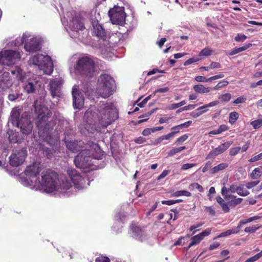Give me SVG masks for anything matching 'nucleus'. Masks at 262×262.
I'll return each instance as SVG.
<instances>
[{
    "mask_svg": "<svg viewBox=\"0 0 262 262\" xmlns=\"http://www.w3.org/2000/svg\"><path fill=\"white\" fill-rule=\"evenodd\" d=\"M170 138H169L168 135H163L162 136L158 138L155 139L152 143V144L154 145H158V144H160L161 142H162L164 140H169Z\"/></svg>",
    "mask_w": 262,
    "mask_h": 262,
    "instance_id": "obj_38",
    "label": "nucleus"
},
{
    "mask_svg": "<svg viewBox=\"0 0 262 262\" xmlns=\"http://www.w3.org/2000/svg\"><path fill=\"white\" fill-rule=\"evenodd\" d=\"M239 117V114L238 113L236 112H232L229 114V122L231 124H233L235 123L236 121L238 119Z\"/></svg>",
    "mask_w": 262,
    "mask_h": 262,
    "instance_id": "obj_34",
    "label": "nucleus"
},
{
    "mask_svg": "<svg viewBox=\"0 0 262 262\" xmlns=\"http://www.w3.org/2000/svg\"><path fill=\"white\" fill-rule=\"evenodd\" d=\"M85 129L90 133H94L96 130V127L94 124L91 123H86L84 126Z\"/></svg>",
    "mask_w": 262,
    "mask_h": 262,
    "instance_id": "obj_44",
    "label": "nucleus"
},
{
    "mask_svg": "<svg viewBox=\"0 0 262 262\" xmlns=\"http://www.w3.org/2000/svg\"><path fill=\"white\" fill-rule=\"evenodd\" d=\"M93 151L90 149L82 150L75 158L74 163L77 168L84 169L93 165Z\"/></svg>",
    "mask_w": 262,
    "mask_h": 262,
    "instance_id": "obj_4",
    "label": "nucleus"
},
{
    "mask_svg": "<svg viewBox=\"0 0 262 262\" xmlns=\"http://www.w3.org/2000/svg\"><path fill=\"white\" fill-rule=\"evenodd\" d=\"M24 89L28 94L33 93L35 91V86L33 82H28L24 86Z\"/></svg>",
    "mask_w": 262,
    "mask_h": 262,
    "instance_id": "obj_33",
    "label": "nucleus"
},
{
    "mask_svg": "<svg viewBox=\"0 0 262 262\" xmlns=\"http://www.w3.org/2000/svg\"><path fill=\"white\" fill-rule=\"evenodd\" d=\"M232 142H226L220 144L218 147L211 150L207 156V159L217 156L225 151L232 144Z\"/></svg>",
    "mask_w": 262,
    "mask_h": 262,
    "instance_id": "obj_10",
    "label": "nucleus"
},
{
    "mask_svg": "<svg viewBox=\"0 0 262 262\" xmlns=\"http://www.w3.org/2000/svg\"><path fill=\"white\" fill-rule=\"evenodd\" d=\"M237 193L242 196H247L249 194V192L247 190H244L243 185H240L237 188Z\"/></svg>",
    "mask_w": 262,
    "mask_h": 262,
    "instance_id": "obj_39",
    "label": "nucleus"
},
{
    "mask_svg": "<svg viewBox=\"0 0 262 262\" xmlns=\"http://www.w3.org/2000/svg\"><path fill=\"white\" fill-rule=\"evenodd\" d=\"M61 84L60 80H53L50 82V91L53 97L60 96Z\"/></svg>",
    "mask_w": 262,
    "mask_h": 262,
    "instance_id": "obj_15",
    "label": "nucleus"
},
{
    "mask_svg": "<svg viewBox=\"0 0 262 262\" xmlns=\"http://www.w3.org/2000/svg\"><path fill=\"white\" fill-rule=\"evenodd\" d=\"M199 59L198 58H195V57L190 58L188 59V60H187L184 63V66H188L190 64H192L194 62H195L199 61Z\"/></svg>",
    "mask_w": 262,
    "mask_h": 262,
    "instance_id": "obj_57",
    "label": "nucleus"
},
{
    "mask_svg": "<svg viewBox=\"0 0 262 262\" xmlns=\"http://www.w3.org/2000/svg\"><path fill=\"white\" fill-rule=\"evenodd\" d=\"M229 82L226 80L220 81L215 86L212 88V90H218L227 86Z\"/></svg>",
    "mask_w": 262,
    "mask_h": 262,
    "instance_id": "obj_37",
    "label": "nucleus"
},
{
    "mask_svg": "<svg viewBox=\"0 0 262 262\" xmlns=\"http://www.w3.org/2000/svg\"><path fill=\"white\" fill-rule=\"evenodd\" d=\"M258 219V217L257 216H253L248 218L246 220H241L237 227L233 228L232 229V230L235 231V232H234V234L238 233L239 232L240 228L245 224L252 222L254 220H257Z\"/></svg>",
    "mask_w": 262,
    "mask_h": 262,
    "instance_id": "obj_22",
    "label": "nucleus"
},
{
    "mask_svg": "<svg viewBox=\"0 0 262 262\" xmlns=\"http://www.w3.org/2000/svg\"><path fill=\"white\" fill-rule=\"evenodd\" d=\"M24 48L27 52H35L40 50L39 41L36 38H32L25 44Z\"/></svg>",
    "mask_w": 262,
    "mask_h": 262,
    "instance_id": "obj_11",
    "label": "nucleus"
},
{
    "mask_svg": "<svg viewBox=\"0 0 262 262\" xmlns=\"http://www.w3.org/2000/svg\"><path fill=\"white\" fill-rule=\"evenodd\" d=\"M201 241H202V240L201 239V238H200V237L198 235H196L193 236L191 238V242L189 244L188 249L189 248L192 246L199 243L201 242Z\"/></svg>",
    "mask_w": 262,
    "mask_h": 262,
    "instance_id": "obj_47",
    "label": "nucleus"
},
{
    "mask_svg": "<svg viewBox=\"0 0 262 262\" xmlns=\"http://www.w3.org/2000/svg\"><path fill=\"white\" fill-rule=\"evenodd\" d=\"M67 173L74 185L77 188L79 187L81 182L83 181L82 176H80L77 170L73 168L68 169Z\"/></svg>",
    "mask_w": 262,
    "mask_h": 262,
    "instance_id": "obj_12",
    "label": "nucleus"
},
{
    "mask_svg": "<svg viewBox=\"0 0 262 262\" xmlns=\"http://www.w3.org/2000/svg\"><path fill=\"white\" fill-rule=\"evenodd\" d=\"M134 141L135 143H136L137 144H143V143H144L146 141V140L145 138H143V137L140 136L138 138L135 139Z\"/></svg>",
    "mask_w": 262,
    "mask_h": 262,
    "instance_id": "obj_64",
    "label": "nucleus"
},
{
    "mask_svg": "<svg viewBox=\"0 0 262 262\" xmlns=\"http://www.w3.org/2000/svg\"><path fill=\"white\" fill-rule=\"evenodd\" d=\"M261 167L255 168L250 174V177L252 179H256L259 178L262 174L261 170Z\"/></svg>",
    "mask_w": 262,
    "mask_h": 262,
    "instance_id": "obj_32",
    "label": "nucleus"
},
{
    "mask_svg": "<svg viewBox=\"0 0 262 262\" xmlns=\"http://www.w3.org/2000/svg\"><path fill=\"white\" fill-rule=\"evenodd\" d=\"M108 15L113 24L124 26L125 24L126 14L124 7L114 6L109 10Z\"/></svg>",
    "mask_w": 262,
    "mask_h": 262,
    "instance_id": "obj_5",
    "label": "nucleus"
},
{
    "mask_svg": "<svg viewBox=\"0 0 262 262\" xmlns=\"http://www.w3.org/2000/svg\"><path fill=\"white\" fill-rule=\"evenodd\" d=\"M196 165L195 163H186L182 165L181 169L182 170H187L189 168H191Z\"/></svg>",
    "mask_w": 262,
    "mask_h": 262,
    "instance_id": "obj_62",
    "label": "nucleus"
},
{
    "mask_svg": "<svg viewBox=\"0 0 262 262\" xmlns=\"http://www.w3.org/2000/svg\"><path fill=\"white\" fill-rule=\"evenodd\" d=\"M262 159V152L260 153L254 157H253L249 160V162L250 163L254 162L255 161Z\"/></svg>",
    "mask_w": 262,
    "mask_h": 262,
    "instance_id": "obj_56",
    "label": "nucleus"
},
{
    "mask_svg": "<svg viewBox=\"0 0 262 262\" xmlns=\"http://www.w3.org/2000/svg\"><path fill=\"white\" fill-rule=\"evenodd\" d=\"M171 129L172 130V132L167 134L170 139V138L173 137L176 134L179 133L181 128L180 127L179 125H178L171 127Z\"/></svg>",
    "mask_w": 262,
    "mask_h": 262,
    "instance_id": "obj_45",
    "label": "nucleus"
},
{
    "mask_svg": "<svg viewBox=\"0 0 262 262\" xmlns=\"http://www.w3.org/2000/svg\"><path fill=\"white\" fill-rule=\"evenodd\" d=\"M216 202L221 205L223 210L225 212H228L230 211V209L226 203L224 201V199H222L220 196H218L216 198Z\"/></svg>",
    "mask_w": 262,
    "mask_h": 262,
    "instance_id": "obj_29",
    "label": "nucleus"
},
{
    "mask_svg": "<svg viewBox=\"0 0 262 262\" xmlns=\"http://www.w3.org/2000/svg\"><path fill=\"white\" fill-rule=\"evenodd\" d=\"M72 93L74 107L75 108L81 109L84 105V98L82 94L75 87L73 88Z\"/></svg>",
    "mask_w": 262,
    "mask_h": 262,
    "instance_id": "obj_9",
    "label": "nucleus"
},
{
    "mask_svg": "<svg viewBox=\"0 0 262 262\" xmlns=\"http://www.w3.org/2000/svg\"><path fill=\"white\" fill-rule=\"evenodd\" d=\"M44 58L45 56L42 54H37L33 56L31 59L32 64L42 67V63L41 61Z\"/></svg>",
    "mask_w": 262,
    "mask_h": 262,
    "instance_id": "obj_26",
    "label": "nucleus"
},
{
    "mask_svg": "<svg viewBox=\"0 0 262 262\" xmlns=\"http://www.w3.org/2000/svg\"><path fill=\"white\" fill-rule=\"evenodd\" d=\"M95 262H110V260L107 257L99 256L96 258Z\"/></svg>",
    "mask_w": 262,
    "mask_h": 262,
    "instance_id": "obj_61",
    "label": "nucleus"
},
{
    "mask_svg": "<svg viewBox=\"0 0 262 262\" xmlns=\"http://www.w3.org/2000/svg\"><path fill=\"white\" fill-rule=\"evenodd\" d=\"M211 78L210 77L207 78L204 76H198L195 77V80L198 82H210L211 80H210Z\"/></svg>",
    "mask_w": 262,
    "mask_h": 262,
    "instance_id": "obj_51",
    "label": "nucleus"
},
{
    "mask_svg": "<svg viewBox=\"0 0 262 262\" xmlns=\"http://www.w3.org/2000/svg\"><path fill=\"white\" fill-rule=\"evenodd\" d=\"M241 147L237 146L236 147L231 148L230 149L229 154L231 156H234L236 155L240 151Z\"/></svg>",
    "mask_w": 262,
    "mask_h": 262,
    "instance_id": "obj_52",
    "label": "nucleus"
},
{
    "mask_svg": "<svg viewBox=\"0 0 262 262\" xmlns=\"http://www.w3.org/2000/svg\"><path fill=\"white\" fill-rule=\"evenodd\" d=\"M172 196L178 197L182 195L186 196H190L191 194L190 192L187 190H179L174 192L172 195Z\"/></svg>",
    "mask_w": 262,
    "mask_h": 262,
    "instance_id": "obj_36",
    "label": "nucleus"
},
{
    "mask_svg": "<svg viewBox=\"0 0 262 262\" xmlns=\"http://www.w3.org/2000/svg\"><path fill=\"white\" fill-rule=\"evenodd\" d=\"M189 189L190 190H193L194 189H197L200 192H203L204 190V189L202 185H200L197 183H193L190 184L189 186Z\"/></svg>",
    "mask_w": 262,
    "mask_h": 262,
    "instance_id": "obj_41",
    "label": "nucleus"
},
{
    "mask_svg": "<svg viewBox=\"0 0 262 262\" xmlns=\"http://www.w3.org/2000/svg\"><path fill=\"white\" fill-rule=\"evenodd\" d=\"M188 137V135L187 134H185L178 138L176 141V143L180 144L183 143L187 139Z\"/></svg>",
    "mask_w": 262,
    "mask_h": 262,
    "instance_id": "obj_58",
    "label": "nucleus"
},
{
    "mask_svg": "<svg viewBox=\"0 0 262 262\" xmlns=\"http://www.w3.org/2000/svg\"><path fill=\"white\" fill-rule=\"evenodd\" d=\"M93 27V33L96 36L101 38H104L106 36V32L102 26L96 20L92 22Z\"/></svg>",
    "mask_w": 262,
    "mask_h": 262,
    "instance_id": "obj_18",
    "label": "nucleus"
},
{
    "mask_svg": "<svg viewBox=\"0 0 262 262\" xmlns=\"http://www.w3.org/2000/svg\"><path fill=\"white\" fill-rule=\"evenodd\" d=\"M219 98L224 102H228L231 99V95L230 93H225L219 96Z\"/></svg>",
    "mask_w": 262,
    "mask_h": 262,
    "instance_id": "obj_48",
    "label": "nucleus"
},
{
    "mask_svg": "<svg viewBox=\"0 0 262 262\" xmlns=\"http://www.w3.org/2000/svg\"><path fill=\"white\" fill-rule=\"evenodd\" d=\"M98 84L105 86H108L114 88L115 81L110 75L108 74H102L98 78Z\"/></svg>",
    "mask_w": 262,
    "mask_h": 262,
    "instance_id": "obj_16",
    "label": "nucleus"
},
{
    "mask_svg": "<svg viewBox=\"0 0 262 262\" xmlns=\"http://www.w3.org/2000/svg\"><path fill=\"white\" fill-rule=\"evenodd\" d=\"M99 123L102 126L106 127L118 118V114L115 110L104 108L99 112Z\"/></svg>",
    "mask_w": 262,
    "mask_h": 262,
    "instance_id": "obj_6",
    "label": "nucleus"
},
{
    "mask_svg": "<svg viewBox=\"0 0 262 262\" xmlns=\"http://www.w3.org/2000/svg\"><path fill=\"white\" fill-rule=\"evenodd\" d=\"M228 166V164L227 163H221L217 166H214L213 168L210 169L211 174H215L217 173L219 171L223 170Z\"/></svg>",
    "mask_w": 262,
    "mask_h": 262,
    "instance_id": "obj_27",
    "label": "nucleus"
},
{
    "mask_svg": "<svg viewBox=\"0 0 262 262\" xmlns=\"http://www.w3.org/2000/svg\"><path fill=\"white\" fill-rule=\"evenodd\" d=\"M12 85L10 80L9 73L5 72L0 77V87L3 89H7Z\"/></svg>",
    "mask_w": 262,
    "mask_h": 262,
    "instance_id": "obj_19",
    "label": "nucleus"
},
{
    "mask_svg": "<svg viewBox=\"0 0 262 262\" xmlns=\"http://www.w3.org/2000/svg\"><path fill=\"white\" fill-rule=\"evenodd\" d=\"M205 211L211 216H214L215 212L214 210L211 207L205 206L204 207Z\"/></svg>",
    "mask_w": 262,
    "mask_h": 262,
    "instance_id": "obj_55",
    "label": "nucleus"
},
{
    "mask_svg": "<svg viewBox=\"0 0 262 262\" xmlns=\"http://www.w3.org/2000/svg\"><path fill=\"white\" fill-rule=\"evenodd\" d=\"M114 88L98 84L96 93L102 98H106L113 94Z\"/></svg>",
    "mask_w": 262,
    "mask_h": 262,
    "instance_id": "obj_17",
    "label": "nucleus"
},
{
    "mask_svg": "<svg viewBox=\"0 0 262 262\" xmlns=\"http://www.w3.org/2000/svg\"><path fill=\"white\" fill-rule=\"evenodd\" d=\"M236 232L235 231H233L232 229L228 230L226 231L222 232L219 235H218L217 236H215L214 238V239H216V238H220V237H222L229 236V235H230L232 234H234V232Z\"/></svg>",
    "mask_w": 262,
    "mask_h": 262,
    "instance_id": "obj_43",
    "label": "nucleus"
},
{
    "mask_svg": "<svg viewBox=\"0 0 262 262\" xmlns=\"http://www.w3.org/2000/svg\"><path fill=\"white\" fill-rule=\"evenodd\" d=\"M130 227L135 236L137 237H141L142 236V230L140 227L133 224Z\"/></svg>",
    "mask_w": 262,
    "mask_h": 262,
    "instance_id": "obj_31",
    "label": "nucleus"
},
{
    "mask_svg": "<svg viewBox=\"0 0 262 262\" xmlns=\"http://www.w3.org/2000/svg\"><path fill=\"white\" fill-rule=\"evenodd\" d=\"M259 183V181L248 182L246 183V186L248 189H251L257 185Z\"/></svg>",
    "mask_w": 262,
    "mask_h": 262,
    "instance_id": "obj_60",
    "label": "nucleus"
},
{
    "mask_svg": "<svg viewBox=\"0 0 262 262\" xmlns=\"http://www.w3.org/2000/svg\"><path fill=\"white\" fill-rule=\"evenodd\" d=\"M213 51L209 47L204 48L199 54V56H209L212 54Z\"/></svg>",
    "mask_w": 262,
    "mask_h": 262,
    "instance_id": "obj_35",
    "label": "nucleus"
},
{
    "mask_svg": "<svg viewBox=\"0 0 262 262\" xmlns=\"http://www.w3.org/2000/svg\"><path fill=\"white\" fill-rule=\"evenodd\" d=\"M12 75H15L18 80H21L23 78V71L18 67H15L14 70L10 71Z\"/></svg>",
    "mask_w": 262,
    "mask_h": 262,
    "instance_id": "obj_28",
    "label": "nucleus"
},
{
    "mask_svg": "<svg viewBox=\"0 0 262 262\" xmlns=\"http://www.w3.org/2000/svg\"><path fill=\"white\" fill-rule=\"evenodd\" d=\"M21 58L19 52L13 50H5L0 52V62L10 66L14 64L17 60Z\"/></svg>",
    "mask_w": 262,
    "mask_h": 262,
    "instance_id": "obj_8",
    "label": "nucleus"
},
{
    "mask_svg": "<svg viewBox=\"0 0 262 262\" xmlns=\"http://www.w3.org/2000/svg\"><path fill=\"white\" fill-rule=\"evenodd\" d=\"M35 184L41 186L48 193L53 192L57 190L59 186L58 175L57 172L51 169L42 172L41 178L38 177Z\"/></svg>",
    "mask_w": 262,
    "mask_h": 262,
    "instance_id": "obj_2",
    "label": "nucleus"
},
{
    "mask_svg": "<svg viewBox=\"0 0 262 262\" xmlns=\"http://www.w3.org/2000/svg\"><path fill=\"white\" fill-rule=\"evenodd\" d=\"M73 26L72 27L74 30L78 31L83 30L85 29L84 25L81 20L79 18H74L73 20Z\"/></svg>",
    "mask_w": 262,
    "mask_h": 262,
    "instance_id": "obj_25",
    "label": "nucleus"
},
{
    "mask_svg": "<svg viewBox=\"0 0 262 262\" xmlns=\"http://www.w3.org/2000/svg\"><path fill=\"white\" fill-rule=\"evenodd\" d=\"M221 67V65L220 62H212L209 66L210 69H219Z\"/></svg>",
    "mask_w": 262,
    "mask_h": 262,
    "instance_id": "obj_59",
    "label": "nucleus"
},
{
    "mask_svg": "<svg viewBox=\"0 0 262 262\" xmlns=\"http://www.w3.org/2000/svg\"><path fill=\"white\" fill-rule=\"evenodd\" d=\"M27 155V150L25 147L13 149L9 158V163L13 167H18L25 162Z\"/></svg>",
    "mask_w": 262,
    "mask_h": 262,
    "instance_id": "obj_7",
    "label": "nucleus"
},
{
    "mask_svg": "<svg viewBox=\"0 0 262 262\" xmlns=\"http://www.w3.org/2000/svg\"><path fill=\"white\" fill-rule=\"evenodd\" d=\"M220 102L218 100L214 101L209 102L208 104H205L198 107L196 111H205V113L208 111V108L212 107L219 104Z\"/></svg>",
    "mask_w": 262,
    "mask_h": 262,
    "instance_id": "obj_30",
    "label": "nucleus"
},
{
    "mask_svg": "<svg viewBox=\"0 0 262 262\" xmlns=\"http://www.w3.org/2000/svg\"><path fill=\"white\" fill-rule=\"evenodd\" d=\"M46 64L43 65L44 68L43 69L44 70V72L48 75H50L53 71V64L52 62H50L49 65L45 68Z\"/></svg>",
    "mask_w": 262,
    "mask_h": 262,
    "instance_id": "obj_46",
    "label": "nucleus"
},
{
    "mask_svg": "<svg viewBox=\"0 0 262 262\" xmlns=\"http://www.w3.org/2000/svg\"><path fill=\"white\" fill-rule=\"evenodd\" d=\"M20 130L23 134L28 135L32 130V123L27 118H25L19 124Z\"/></svg>",
    "mask_w": 262,
    "mask_h": 262,
    "instance_id": "obj_20",
    "label": "nucleus"
},
{
    "mask_svg": "<svg viewBox=\"0 0 262 262\" xmlns=\"http://www.w3.org/2000/svg\"><path fill=\"white\" fill-rule=\"evenodd\" d=\"M20 110L17 108H13L9 118V122L15 127H19V124L25 118H20Z\"/></svg>",
    "mask_w": 262,
    "mask_h": 262,
    "instance_id": "obj_14",
    "label": "nucleus"
},
{
    "mask_svg": "<svg viewBox=\"0 0 262 262\" xmlns=\"http://www.w3.org/2000/svg\"><path fill=\"white\" fill-rule=\"evenodd\" d=\"M41 171V168L39 165L36 163H34L31 165L28 166L24 172L25 174L30 177V178H35V182L36 181V177L39 174Z\"/></svg>",
    "mask_w": 262,
    "mask_h": 262,
    "instance_id": "obj_13",
    "label": "nucleus"
},
{
    "mask_svg": "<svg viewBox=\"0 0 262 262\" xmlns=\"http://www.w3.org/2000/svg\"><path fill=\"white\" fill-rule=\"evenodd\" d=\"M250 124L253 126L254 129H258L262 126V119L251 121Z\"/></svg>",
    "mask_w": 262,
    "mask_h": 262,
    "instance_id": "obj_42",
    "label": "nucleus"
},
{
    "mask_svg": "<svg viewBox=\"0 0 262 262\" xmlns=\"http://www.w3.org/2000/svg\"><path fill=\"white\" fill-rule=\"evenodd\" d=\"M75 73L84 77L91 78L95 73V62L88 56L80 57L75 66Z\"/></svg>",
    "mask_w": 262,
    "mask_h": 262,
    "instance_id": "obj_3",
    "label": "nucleus"
},
{
    "mask_svg": "<svg viewBox=\"0 0 262 262\" xmlns=\"http://www.w3.org/2000/svg\"><path fill=\"white\" fill-rule=\"evenodd\" d=\"M7 133L8 135L9 141L11 143H18L21 140L20 135L18 132L9 129Z\"/></svg>",
    "mask_w": 262,
    "mask_h": 262,
    "instance_id": "obj_21",
    "label": "nucleus"
},
{
    "mask_svg": "<svg viewBox=\"0 0 262 262\" xmlns=\"http://www.w3.org/2000/svg\"><path fill=\"white\" fill-rule=\"evenodd\" d=\"M185 149H186V146H185L179 147H174V148H172V149H171L169 151L168 155L169 156H172L174 155H175L176 154H177L179 152H180Z\"/></svg>",
    "mask_w": 262,
    "mask_h": 262,
    "instance_id": "obj_40",
    "label": "nucleus"
},
{
    "mask_svg": "<svg viewBox=\"0 0 262 262\" xmlns=\"http://www.w3.org/2000/svg\"><path fill=\"white\" fill-rule=\"evenodd\" d=\"M257 225H253L251 227H248L245 228V231L247 233H253L255 232V231L259 228Z\"/></svg>",
    "mask_w": 262,
    "mask_h": 262,
    "instance_id": "obj_49",
    "label": "nucleus"
},
{
    "mask_svg": "<svg viewBox=\"0 0 262 262\" xmlns=\"http://www.w3.org/2000/svg\"><path fill=\"white\" fill-rule=\"evenodd\" d=\"M169 172L170 171L169 170H163V172L158 177L157 180H160L161 179L164 178L168 174Z\"/></svg>",
    "mask_w": 262,
    "mask_h": 262,
    "instance_id": "obj_63",
    "label": "nucleus"
},
{
    "mask_svg": "<svg viewBox=\"0 0 262 262\" xmlns=\"http://www.w3.org/2000/svg\"><path fill=\"white\" fill-rule=\"evenodd\" d=\"M225 199L228 201L231 206H236L241 204L243 201L242 198H236V196L233 195H226Z\"/></svg>",
    "mask_w": 262,
    "mask_h": 262,
    "instance_id": "obj_23",
    "label": "nucleus"
},
{
    "mask_svg": "<svg viewBox=\"0 0 262 262\" xmlns=\"http://www.w3.org/2000/svg\"><path fill=\"white\" fill-rule=\"evenodd\" d=\"M193 89L195 92L200 94L208 93L212 90L211 87L205 88L201 84L194 85Z\"/></svg>",
    "mask_w": 262,
    "mask_h": 262,
    "instance_id": "obj_24",
    "label": "nucleus"
},
{
    "mask_svg": "<svg viewBox=\"0 0 262 262\" xmlns=\"http://www.w3.org/2000/svg\"><path fill=\"white\" fill-rule=\"evenodd\" d=\"M205 113V111H193L190 113V115L194 118H196L202 114Z\"/></svg>",
    "mask_w": 262,
    "mask_h": 262,
    "instance_id": "obj_53",
    "label": "nucleus"
},
{
    "mask_svg": "<svg viewBox=\"0 0 262 262\" xmlns=\"http://www.w3.org/2000/svg\"><path fill=\"white\" fill-rule=\"evenodd\" d=\"M37 101L34 102L35 111L38 114L36 120V127L40 137L47 141L51 138V132L55 124L53 120L49 121L52 116V112L44 105L36 106Z\"/></svg>",
    "mask_w": 262,
    "mask_h": 262,
    "instance_id": "obj_1",
    "label": "nucleus"
},
{
    "mask_svg": "<svg viewBox=\"0 0 262 262\" xmlns=\"http://www.w3.org/2000/svg\"><path fill=\"white\" fill-rule=\"evenodd\" d=\"M247 39V36L242 33H238L234 37V40L237 42H243Z\"/></svg>",
    "mask_w": 262,
    "mask_h": 262,
    "instance_id": "obj_50",
    "label": "nucleus"
},
{
    "mask_svg": "<svg viewBox=\"0 0 262 262\" xmlns=\"http://www.w3.org/2000/svg\"><path fill=\"white\" fill-rule=\"evenodd\" d=\"M246 100V98L244 96H242L237 98L233 102V103L235 104L244 103Z\"/></svg>",
    "mask_w": 262,
    "mask_h": 262,
    "instance_id": "obj_54",
    "label": "nucleus"
}]
</instances>
